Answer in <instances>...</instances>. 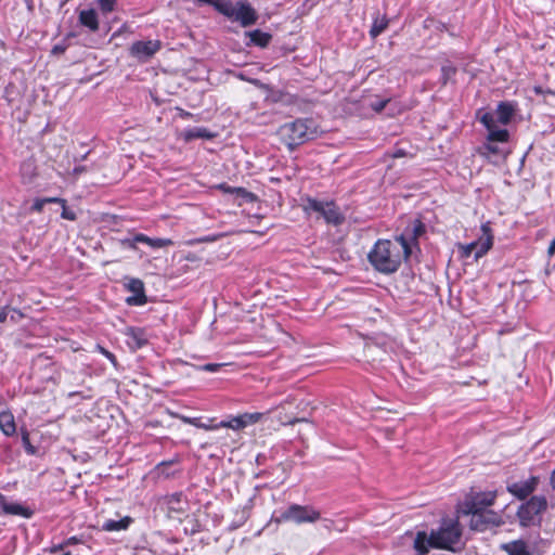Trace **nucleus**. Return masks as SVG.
<instances>
[{"label": "nucleus", "instance_id": "47", "mask_svg": "<svg viewBox=\"0 0 555 555\" xmlns=\"http://www.w3.org/2000/svg\"><path fill=\"white\" fill-rule=\"evenodd\" d=\"M550 485H551L552 489L555 491V468L551 473Z\"/></svg>", "mask_w": 555, "mask_h": 555}, {"label": "nucleus", "instance_id": "20", "mask_svg": "<svg viewBox=\"0 0 555 555\" xmlns=\"http://www.w3.org/2000/svg\"><path fill=\"white\" fill-rule=\"evenodd\" d=\"M246 36L249 38L248 44H254V46H257L260 48L267 47L270 43L271 38H272V36L270 34L264 33L260 29L247 31Z\"/></svg>", "mask_w": 555, "mask_h": 555}, {"label": "nucleus", "instance_id": "13", "mask_svg": "<svg viewBox=\"0 0 555 555\" xmlns=\"http://www.w3.org/2000/svg\"><path fill=\"white\" fill-rule=\"evenodd\" d=\"M539 477L531 476L526 480L516 481L507 486V491L518 500H526L538 488Z\"/></svg>", "mask_w": 555, "mask_h": 555}, {"label": "nucleus", "instance_id": "41", "mask_svg": "<svg viewBox=\"0 0 555 555\" xmlns=\"http://www.w3.org/2000/svg\"><path fill=\"white\" fill-rule=\"evenodd\" d=\"M81 542H82V539H81V538H79V537H76V535L70 537V538H68V539H66V540L64 541V543H65L66 547H67V546H69V545H74V544L81 543Z\"/></svg>", "mask_w": 555, "mask_h": 555}, {"label": "nucleus", "instance_id": "45", "mask_svg": "<svg viewBox=\"0 0 555 555\" xmlns=\"http://www.w3.org/2000/svg\"><path fill=\"white\" fill-rule=\"evenodd\" d=\"M43 199L47 201V204L48 203H57V204H61V205L65 204V199L60 198V197H46Z\"/></svg>", "mask_w": 555, "mask_h": 555}, {"label": "nucleus", "instance_id": "7", "mask_svg": "<svg viewBox=\"0 0 555 555\" xmlns=\"http://www.w3.org/2000/svg\"><path fill=\"white\" fill-rule=\"evenodd\" d=\"M547 501L543 495H533L517 509V517L521 527H529L539 520V516L546 509Z\"/></svg>", "mask_w": 555, "mask_h": 555}, {"label": "nucleus", "instance_id": "23", "mask_svg": "<svg viewBox=\"0 0 555 555\" xmlns=\"http://www.w3.org/2000/svg\"><path fill=\"white\" fill-rule=\"evenodd\" d=\"M214 134L205 127H194L184 131V139L191 141L194 139H212Z\"/></svg>", "mask_w": 555, "mask_h": 555}, {"label": "nucleus", "instance_id": "32", "mask_svg": "<svg viewBox=\"0 0 555 555\" xmlns=\"http://www.w3.org/2000/svg\"><path fill=\"white\" fill-rule=\"evenodd\" d=\"M61 216L63 219H66V220H70V221L76 220V214L66 207V203L64 205H62Z\"/></svg>", "mask_w": 555, "mask_h": 555}, {"label": "nucleus", "instance_id": "51", "mask_svg": "<svg viewBox=\"0 0 555 555\" xmlns=\"http://www.w3.org/2000/svg\"><path fill=\"white\" fill-rule=\"evenodd\" d=\"M401 156V152L395 154V157Z\"/></svg>", "mask_w": 555, "mask_h": 555}, {"label": "nucleus", "instance_id": "11", "mask_svg": "<svg viewBox=\"0 0 555 555\" xmlns=\"http://www.w3.org/2000/svg\"><path fill=\"white\" fill-rule=\"evenodd\" d=\"M501 516L492 511H483L472 515L470 526L474 530L485 531L492 527H499L503 525Z\"/></svg>", "mask_w": 555, "mask_h": 555}, {"label": "nucleus", "instance_id": "39", "mask_svg": "<svg viewBox=\"0 0 555 555\" xmlns=\"http://www.w3.org/2000/svg\"><path fill=\"white\" fill-rule=\"evenodd\" d=\"M134 237V242L138 244V243H143V244H146L147 245V242H149V236L143 234V233H137L135 235H133Z\"/></svg>", "mask_w": 555, "mask_h": 555}, {"label": "nucleus", "instance_id": "8", "mask_svg": "<svg viewBox=\"0 0 555 555\" xmlns=\"http://www.w3.org/2000/svg\"><path fill=\"white\" fill-rule=\"evenodd\" d=\"M495 496V491L474 493L466 498L464 503L461 505V512L467 515H475L487 511V508L494 503Z\"/></svg>", "mask_w": 555, "mask_h": 555}, {"label": "nucleus", "instance_id": "36", "mask_svg": "<svg viewBox=\"0 0 555 555\" xmlns=\"http://www.w3.org/2000/svg\"><path fill=\"white\" fill-rule=\"evenodd\" d=\"M227 0H197V2L212 5L219 12V5L224 4Z\"/></svg>", "mask_w": 555, "mask_h": 555}, {"label": "nucleus", "instance_id": "25", "mask_svg": "<svg viewBox=\"0 0 555 555\" xmlns=\"http://www.w3.org/2000/svg\"><path fill=\"white\" fill-rule=\"evenodd\" d=\"M218 188L222 190L224 193L236 194L237 196H242L243 198L246 199H253L254 197L251 193L247 192L243 188H232L225 183L219 184Z\"/></svg>", "mask_w": 555, "mask_h": 555}, {"label": "nucleus", "instance_id": "28", "mask_svg": "<svg viewBox=\"0 0 555 555\" xmlns=\"http://www.w3.org/2000/svg\"><path fill=\"white\" fill-rule=\"evenodd\" d=\"M172 241L169 238H152L149 237L147 245L152 248H163L172 245Z\"/></svg>", "mask_w": 555, "mask_h": 555}, {"label": "nucleus", "instance_id": "43", "mask_svg": "<svg viewBox=\"0 0 555 555\" xmlns=\"http://www.w3.org/2000/svg\"><path fill=\"white\" fill-rule=\"evenodd\" d=\"M9 314V308L2 307L0 308V323H3L7 321Z\"/></svg>", "mask_w": 555, "mask_h": 555}, {"label": "nucleus", "instance_id": "9", "mask_svg": "<svg viewBox=\"0 0 555 555\" xmlns=\"http://www.w3.org/2000/svg\"><path fill=\"white\" fill-rule=\"evenodd\" d=\"M482 236L478 242H473L463 247V256L469 257L472 253L476 249L475 259H478L486 255L493 245V235L490 227V222H486L481 224Z\"/></svg>", "mask_w": 555, "mask_h": 555}, {"label": "nucleus", "instance_id": "49", "mask_svg": "<svg viewBox=\"0 0 555 555\" xmlns=\"http://www.w3.org/2000/svg\"><path fill=\"white\" fill-rule=\"evenodd\" d=\"M82 171H83V167H81V166L75 167V169H74L75 175H78Z\"/></svg>", "mask_w": 555, "mask_h": 555}, {"label": "nucleus", "instance_id": "12", "mask_svg": "<svg viewBox=\"0 0 555 555\" xmlns=\"http://www.w3.org/2000/svg\"><path fill=\"white\" fill-rule=\"evenodd\" d=\"M160 47L159 40L135 41L130 47V55L145 62L157 53Z\"/></svg>", "mask_w": 555, "mask_h": 555}, {"label": "nucleus", "instance_id": "50", "mask_svg": "<svg viewBox=\"0 0 555 555\" xmlns=\"http://www.w3.org/2000/svg\"><path fill=\"white\" fill-rule=\"evenodd\" d=\"M76 396H79V397H80V396H81V393H80V392H77V391H73V392H69V393H68V397H69V398H74V397H76Z\"/></svg>", "mask_w": 555, "mask_h": 555}, {"label": "nucleus", "instance_id": "16", "mask_svg": "<svg viewBox=\"0 0 555 555\" xmlns=\"http://www.w3.org/2000/svg\"><path fill=\"white\" fill-rule=\"evenodd\" d=\"M79 24L89 29L91 33L99 30V15L94 9L81 10L78 14Z\"/></svg>", "mask_w": 555, "mask_h": 555}, {"label": "nucleus", "instance_id": "21", "mask_svg": "<svg viewBox=\"0 0 555 555\" xmlns=\"http://www.w3.org/2000/svg\"><path fill=\"white\" fill-rule=\"evenodd\" d=\"M508 140H492L490 139V130H487L486 142L481 146V153L483 155H500L502 150L499 143H506Z\"/></svg>", "mask_w": 555, "mask_h": 555}, {"label": "nucleus", "instance_id": "31", "mask_svg": "<svg viewBox=\"0 0 555 555\" xmlns=\"http://www.w3.org/2000/svg\"><path fill=\"white\" fill-rule=\"evenodd\" d=\"M117 0H98L101 11L106 14L114 10Z\"/></svg>", "mask_w": 555, "mask_h": 555}, {"label": "nucleus", "instance_id": "35", "mask_svg": "<svg viewBox=\"0 0 555 555\" xmlns=\"http://www.w3.org/2000/svg\"><path fill=\"white\" fill-rule=\"evenodd\" d=\"M46 204H47V201H44L43 198H37V199H35V202L31 206V210L40 212L43 209Z\"/></svg>", "mask_w": 555, "mask_h": 555}, {"label": "nucleus", "instance_id": "30", "mask_svg": "<svg viewBox=\"0 0 555 555\" xmlns=\"http://www.w3.org/2000/svg\"><path fill=\"white\" fill-rule=\"evenodd\" d=\"M22 442L28 454L34 455L36 453V448L30 443L27 430L22 431Z\"/></svg>", "mask_w": 555, "mask_h": 555}, {"label": "nucleus", "instance_id": "38", "mask_svg": "<svg viewBox=\"0 0 555 555\" xmlns=\"http://www.w3.org/2000/svg\"><path fill=\"white\" fill-rule=\"evenodd\" d=\"M121 244L125 246V247H128V248H131V249H135L137 248V243L134 242V237H127V238H124L121 241Z\"/></svg>", "mask_w": 555, "mask_h": 555}, {"label": "nucleus", "instance_id": "14", "mask_svg": "<svg viewBox=\"0 0 555 555\" xmlns=\"http://www.w3.org/2000/svg\"><path fill=\"white\" fill-rule=\"evenodd\" d=\"M127 288L133 293V296L127 298V304L130 306H142L146 304V296L144 294V284L139 279H130L127 283Z\"/></svg>", "mask_w": 555, "mask_h": 555}, {"label": "nucleus", "instance_id": "27", "mask_svg": "<svg viewBox=\"0 0 555 555\" xmlns=\"http://www.w3.org/2000/svg\"><path fill=\"white\" fill-rule=\"evenodd\" d=\"M169 414L172 417L180 420L184 424H189V425L195 426L197 428L199 426V423H201V418L199 417H189V416H185V415H182V414H179V413H175V412H170Z\"/></svg>", "mask_w": 555, "mask_h": 555}, {"label": "nucleus", "instance_id": "40", "mask_svg": "<svg viewBox=\"0 0 555 555\" xmlns=\"http://www.w3.org/2000/svg\"><path fill=\"white\" fill-rule=\"evenodd\" d=\"M198 428H202V429H205V430H217V429H220V426H218V423H216V424H205V423L201 422Z\"/></svg>", "mask_w": 555, "mask_h": 555}, {"label": "nucleus", "instance_id": "42", "mask_svg": "<svg viewBox=\"0 0 555 555\" xmlns=\"http://www.w3.org/2000/svg\"><path fill=\"white\" fill-rule=\"evenodd\" d=\"M66 50V46H63V44H56L53 47L52 49V54H55V55H59V54H63Z\"/></svg>", "mask_w": 555, "mask_h": 555}, {"label": "nucleus", "instance_id": "46", "mask_svg": "<svg viewBox=\"0 0 555 555\" xmlns=\"http://www.w3.org/2000/svg\"><path fill=\"white\" fill-rule=\"evenodd\" d=\"M547 255L550 257L554 256L555 255V237L552 240V242L550 243V246H548V249H547Z\"/></svg>", "mask_w": 555, "mask_h": 555}, {"label": "nucleus", "instance_id": "6", "mask_svg": "<svg viewBox=\"0 0 555 555\" xmlns=\"http://www.w3.org/2000/svg\"><path fill=\"white\" fill-rule=\"evenodd\" d=\"M321 518V513L310 505L291 504L276 518L278 522H294L296 525L313 524Z\"/></svg>", "mask_w": 555, "mask_h": 555}, {"label": "nucleus", "instance_id": "33", "mask_svg": "<svg viewBox=\"0 0 555 555\" xmlns=\"http://www.w3.org/2000/svg\"><path fill=\"white\" fill-rule=\"evenodd\" d=\"M98 349L105 358H107L113 363V365H117L116 357L111 351L101 346H98Z\"/></svg>", "mask_w": 555, "mask_h": 555}, {"label": "nucleus", "instance_id": "17", "mask_svg": "<svg viewBox=\"0 0 555 555\" xmlns=\"http://www.w3.org/2000/svg\"><path fill=\"white\" fill-rule=\"evenodd\" d=\"M501 548L508 555H531L528 544L524 540H514L504 543Z\"/></svg>", "mask_w": 555, "mask_h": 555}, {"label": "nucleus", "instance_id": "19", "mask_svg": "<svg viewBox=\"0 0 555 555\" xmlns=\"http://www.w3.org/2000/svg\"><path fill=\"white\" fill-rule=\"evenodd\" d=\"M1 508L8 515H18L26 518L31 516V511L15 502L1 501Z\"/></svg>", "mask_w": 555, "mask_h": 555}, {"label": "nucleus", "instance_id": "24", "mask_svg": "<svg viewBox=\"0 0 555 555\" xmlns=\"http://www.w3.org/2000/svg\"><path fill=\"white\" fill-rule=\"evenodd\" d=\"M388 26V20L386 16L376 17L371 27L370 34L373 38L379 36Z\"/></svg>", "mask_w": 555, "mask_h": 555}, {"label": "nucleus", "instance_id": "2", "mask_svg": "<svg viewBox=\"0 0 555 555\" xmlns=\"http://www.w3.org/2000/svg\"><path fill=\"white\" fill-rule=\"evenodd\" d=\"M515 114V106L511 102H500L494 111H479L477 118L486 130H490V139L508 140L509 132L506 126Z\"/></svg>", "mask_w": 555, "mask_h": 555}, {"label": "nucleus", "instance_id": "34", "mask_svg": "<svg viewBox=\"0 0 555 555\" xmlns=\"http://www.w3.org/2000/svg\"><path fill=\"white\" fill-rule=\"evenodd\" d=\"M455 74V68L452 66H443L442 67V76L444 82H447L453 75Z\"/></svg>", "mask_w": 555, "mask_h": 555}, {"label": "nucleus", "instance_id": "5", "mask_svg": "<svg viewBox=\"0 0 555 555\" xmlns=\"http://www.w3.org/2000/svg\"><path fill=\"white\" fill-rule=\"evenodd\" d=\"M304 210L307 214H318L326 223L332 225H340L345 220L344 215L334 202H324L309 197L304 204Z\"/></svg>", "mask_w": 555, "mask_h": 555}, {"label": "nucleus", "instance_id": "1", "mask_svg": "<svg viewBox=\"0 0 555 555\" xmlns=\"http://www.w3.org/2000/svg\"><path fill=\"white\" fill-rule=\"evenodd\" d=\"M411 254V247L404 234L395 241L378 240L369 251L367 259L371 266L383 274L395 273L402 261Z\"/></svg>", "mask_w": 555, "mask_h": 555}, {"label": "nucleus", "instance_id": "15", "mask_svg": "<svg viewBox=\"0 0 555 555\" xmlns=\"http://www.w3.org/2000/svg\"><path fill=\"white\" fill-rule=\"evenodd\" d=\"M126 344L132 350L141 349L147 344V336L144 330L140 327H128L125 332Z\"/></svg>", "mask_w": 555, "mask_h": 555}, {"label": "nucleus", "instance_id": "22", "mask_svg": "<svg viewBox=\"0 0 555 555\" xmlns=\"http://www.w3.org/2000/svg\"><path fill=\"white\" fill-rule=\"evenodd\" d=\"M131 522L132 519L129 516H126L119 520L108 519L103 522L102 529L108 532L121 531L128 529Z\"/></svg>", "mask_w": 555, "mask_h": 555}, {"label": "nucleus", "instance_id": "18", "mask_svg": "<svg viewBox=\"0 0 555 555\" xmlns=\"http://www.w3.org/2000/svg\"><path fill=\"white\" fill-rule=\"evenodd\" d=\"M0 430L3 435L10 437L13 436L16 431V425L14 421V416L9 411L0 412Z\"/></svg>", "mask_w": 555, "mask_h": 555}, {"label": "nucleus", "instance_id": "44", "mask_svg": "<svg viewBox=\"0 0 555 555\" xmlns=\"http://www.w3.org/2000/svg\"><path fill=\"white\" fill-rule=\"evenodd\" d=\"M66 547L64 541L62 543H59V544H54L50 547V552L51 553H57V552H61L63 551L64 548Z\"/></svg>", "mask_w": 555, "mask_h": 555}, {"label": "nucleus", "instance_id": "37", "mask_svg": "<svg viewBox=\"0 0 555 555\" xmlns=\"http://www.w3.org/2000/svg\"><path fill=\"white\" fill-rule=\"evenodd\" d=\"M222 366V364L219 363H207L202 366V370L206 372H217Z\"/></svg>", "mask_w": 555, "mask_h": 555}, {"label": "nucleus", "instance_id": "3", "mask_svg": "<svg viewBox=\"0 0 555 555\" xmlns=\"http://www.w3.org/2000/svg\"><path fill=\"white\" fill-rule=\"evenodd\" d=\"M319 127L311 118H300L280 127L279 133L288 146L299 145L318 135Z\"/></svg>", "mask_w": 555, "mask_h": 555}, {"label": "nucleus", "instance_id": "29", "mask_svg": "<svg viewBox=\"0 0 555 555\" xmlns=\"http://www.w3.org/2000/svg\"><path fill=\"white\" fill-rule=\"evenodd\" d=\"M388 99H379V98H375V99H372L370 100V102L367 103V105L376 113H379L382 112L386 104L388 103Z\"/></svg>", "mask_w": 555, "mask_h": 555}, {"label": "nucleus", "instance_id": "48", "mask_svg": "<svg viewBox=\"0 0 555 555\" xmlns=\"http://www.w3.org/2000/svg\"><path fill=\"white\" fill-rule=\"evenodd\" d=\"M128 28L126 24H124L117 31L113 34V38L119 36L122 31H125Z\"/></svg>", "mask_w": 555, "mask_h": 555}, {"label": "nucleus", "instance_id": "26", "mask_svg": "<svg viewBox=\"0 0 555 555\" xmlns=\"http://www.w3.org/2000/svg\"><path fill=\"white\" fill-rule=\"evenodd\" d=\"M424 232V224L416 220L411 228H408L403 233L405 240L408 241V236L412 240H416Z\"/></svg>", "mask_w": 555, "mask_h": 555}, {"label": "nucleus", "instance_id": "4", "mask_svg": "<svg viewBox=\"0 0 555 555\" xmlns=\"http://www.w3.org/2000/svg\"><path fill=\"white\" fill-rule=\"evenodd\" d=\"M219 12L243 27H248L257 22L258 15L255 9L247 2L225 1L219 5Z\"/></svg>", "mask_w": 555, "mask_h": 555}, {"label": "nucleus", "instance_id": "10", "mask_svg": "<svg viewBox=\"0 0 555 555\" xmlns=\"http://www.w3.org/2000/svg\"><path fill=\"white\" fill-rule=\"evenodd\" d=\"M263 414L254 412V413H243L236 416H228L225 420H222L218 423L220 428H230L235 431H240L250 425L258 423L262 418Z\"/></svg>", "mask_w": 555, "mask_h": 555}]
</instances>
